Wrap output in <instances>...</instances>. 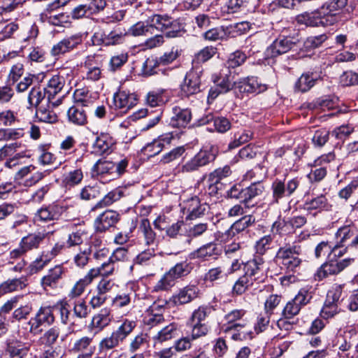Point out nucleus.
Listing matches in <instances>:
<instances>
[{"label":"nucleus","mask_w":358,"mask_h":358,"mask_svg":"<svg viewBox=\"0 0 358 358\" xmlns=\"http://www.w3.org/2000/svg\"><path fill=\"white\" fill-rule=\"evenodd\" d=\"M264 259L260 257H254L244 264V275L241 276L233 287V293L237 295L243 294L255 281L259 278L262 272Z\"/></svg>","instance_id":"1"},{"label":"nucleus","mask_w":358,"mask_h":358,"mask_svg":"<svg viewBox=\"0 0 358 358\" xmlns=\"http://www.w3.org/2000/svg\"><path fill=\"white\" fill-rule=\"evenodd\" d=\"M302 247L293 243H285L280 246L275 255V259L287 272H296L301 266L303 260Z\"/></svg>","instance_id":"2"},{"label":"nucleus","mask_w":358,"mask_h":358,"mask_svg":"<svg viewBox=\"0 0 358 358\" xmlns=\"http://www.w3.org/2000/svg\"><path fill=\"white\" fill-rule=\"evenodd\" d=\"M192 270V266L187 260L177 263L164 274L154 286L155 292L166 291L175 285L177 279L187 275Z\"/></svg>","instance_id":"3"},{"label":"nucleus","mask_w":358,"mask_h":358,"mask_svg":"<svg viewBox=\"0 0 358 358\" xmlns=\"http://www.w3.org/2000/svg\"><path fill=\"white\" fill-rule=\"evenodd\" d=\"M311 298V294L308 289H301L294 298L289 301L284 307L282 312V318L277 322L278 327L282 328L286 324L285 319H292L297 315L301 309L310 302Z\"/></svg>","instance_id":"4"},{"label":"nucleus","mask_w":358,"mask_h":358,"mask_svg":"<svg viewBox=\"0 0 358 358\" xmlns=\"http://www.w3.org/2000/svg\"><path fill=\"white\" fill-rule=\"evenodd\" d=\"M300 180L294 178L286 181L285 179L275 178L271 184V205L278 204L283 198L291 196L299 187Z\"/></svg>","instance_id":"5"},{"label":"nucleus","mask_w":358,"mask_h":358,"mask_svg":"<svg viewBox=\"0 0 358 358\" xmlns=\"http://www.w3.org/2000/svg\"><path fill=\"white\" fill-rule=\"evenodd\" d=\"M55 318L52 308L50 306L41 307L34 317L26 323L29 327V332L36 336L43 331L42 327H49L55 322Z\"/></svg>","instance_id":"6"},{"label":"nucleus","mask_w":358,"mask_h":358,"mask_svg":"<svg viewBox=\"0 0 358 358\" xmlns=\"http://www.w3.org/2000/svg\"><path fill=\"white\" fill-rule=\"evenodd\" d=\"M354 262L355 259L351 257L342 259L328 258V260L317 269L315 278L316 280H321L329 275H337L352 264Z\"/></svg>","instance_id":"7"},{"label":"nucleus","mask_w":358,"mask_h":358,"mask_svg":"<svg viewBox=\"0 0 358 358\" xmlns=\"http://www.w3.org/2000/svg\"><path fill=\"white\" fill-rule=\"evenodd\" d=\"M203 69L201 66H194L186 73L183 82L180 85L182 96L189 97L201 91V77Z\"/></svg>","instance_id":"8"},{"label":"nucleus","mask_w":358,"mask_h":358,"mask_svg":"<svg viewBox=\"0 0 358 358\" xmlns=\"http://www.w3.org/2000/svg\"><path fill=\"white\" fill-rule=\"evenodd\" d=\"M229 73V71L224 73V70H222L220 73H214L212 76L211 80L215 85L209 90L208 101L214 100L219 94L227 93L232 90L234 84Z\"/></svg>","instance_id":"9"},{"label":"nucleus","mask_w":358,"mask_h":358,"mask_svg":"<svg viewBox=\"0 0 358 358\" xmlns=\"http://www.w3.org/2000/svg\"><path fill=\"white\" fill-rule=\"evenodd\" d=\"M215 156L208 150H201L189 160L178 166V172L182 173H192L199 170L200 167L204 166L213 161Z\"/></svg>","instance_id":"10"},{"label":"nucleus","mask_w":358,"mask_h":358,"mask_svg":"<svg viewBox=\"0 0 358 358\" xmlns=\"http://www.w3.org/2000/svg\"><path fill=\"white\" fill-rule=\"evenodd\" d=\"M66 210V206L53 203L38 209L35 213L34 219L36 222L43 223L57 220Z\"/></svg>","instance_id":"11"},{"label":"nucleus","mask_w":358,"mask_h":358,"mask_svg":"<svg viewBox=\"0 0 358 358\" xmlns=\"http://www.w3.org/2000/svg\"><path fill=\"white\" fill-rule=\"evenodd\" d=\"M182 209L187 220H194L205 215L209 207L206 203H201L197 196H194L183 201Z\"/></svg>","instance_id":"12"},{"label":"nucleus","mask_w":358,"mask_h":358,"mask_svg":"<svg viewBox=\"0 0 358 358\" xmlns=\"http://www.w3.org/2000/svg\"><path fill=\"white\" fill-rule=\"evenodd\" d=\"M296 22L299 24L319 27L329 26L332 24L333 20H326L323 14L321 13V9H318L313 12H305L296 17Z\"/></svg>","instance_id":"13"},{"label":"nucleus","mask_w":358,"mask_h":358,"mask_svg":"<svg viewBox=\"0 0 358 358\" xmlns=\"http://www.w3.org/2000/svg\"><path fill=\"white\" fill-rule=\"evenodd\" d=\"M28 352V348L22 341L9 338L6 341V348L1 358H24Z\"/></svg>","instance_id":"14"},{"label":"nucleus","mask_w":358,"mask_h":358,"mask_svg":"<svg viewBox=\"0 0 358 358\" xmlns=\"http://www.w3.org/2000/svg\"><path fill=\"white\" fill-rule=\"evenodd\" d=\"M295 45L290 38L279 37L266 50L265 55L268 58H274L289 51Z\"/></svg>","instance_id":"15"},{"label":"nucleus","mask_w":358,"mask_h":358,"mask_svg":"<svg viewBox=\"0 0 358 358\" xmlns=\"http://www.w3.org/2000/svg\"><path fill=\"white\" fill-rule=\"evenodd\" d=\"M137 96L124 90H119L113 95V104L115 109L126 113L137 103Z\"/></svg>","instance_id":"16"},{"label":"nucleus","mask_w":358,"mask_h":358,"mask_svg":"<svg viewBox=\"0 0 358 358\" xmlns=\"http://www.w3.org/2000/svg\"><path fill=\"white\" fill-rule=\"evenodd\" d=\"M66 271V269L62 264L56 265L49 269L41 280L43 289L48 290L57 288Z\"/></svg>","instance_id":"17"},{"label":"nucleus","mask_w":358,"mask_h":358,"mask_svg":"<svg viewBox=\"0 0 358 358\" xmlns=\"http://www.w3.org/2000/svg\"><path fill=\"white\" fill-rule=\"evenodd\" d=\"M120 220V214L112 210H107L100 214L94 220V227L98 232H104Z\"/></svg>","instance_id":"18"},{"label":"nucleus","mask_w":358,"mask_h":358,"mask_svg":"<svg viewBox=\"0 0 358 358\" xmlns=\"http://www.w3.org/2000/svg\"><path fill=\"white\" fill-rule=\"evenodd\" d=\"M113 320V315L110 308H103L93 315L88 327L95 333H99L108 327Z\"/></svg>","instance_id":"19"},{"label":"nucleus","mask_w":358,"mask_h":358,"mask_svg":"<svg viewBox=\"0 0 358 358\" xmlns=\"http://www.w3.org/2000/svg\"><path fill=\"white\" fill-rule=\"evenodd\" d=\"M191 120L192 112L189 108L176 106L172 108L169 125L172 127L183 129L190 123Z\"/></svg>","instance_id":"20"},{"label":"nucleus","mask_w":358,"mask_h":358,"mask_svg":"<svg viewBox=\"0 0 358 358\" xmlns=\"http://www.w3.org/2000/svg\"><path fill=\"white\" fill-rule=\"evenodd\" d=\"M81 43L82 36L80 34L64 38L52 46L50 51L51 55L54 57L64 55L76 48Z\"/></svg>","instance_id":"21"},{"label":"nucleus","mask_w":358,"mask_h":358,"mask_svg":"<svg viewBox=\"0 0 358 358\" xmlns=\"http://www.w3.org/2000/svg\"><path fill=\"white\" fill-rule=\"evenodd\" d=\"M255 217L252 215L243 216L236 221L222 236V241H227L236 235L254 224Z\"/></svg>","instance_id":"22"},{"label":"nucleus","mask_w":358,"mask_h":358,"mask_svg":"<svg viewBox=\"0 0 358 358\" xmlns=\"http://www.w3.org/2000/svg\"><path fill=\"white\" fill-rule=\"evenodd\" d=\"M36 167L34 165L25 166L20 169L15 175V180H21L24 177L27 176L29 173H32L31 176L24 180V186L31 187L39 181H41L45 177V172L35 171Z\"/></svg>","instance_id":"23"},{"label":"nucleus","mask_w":358,"mask_h":358,"mask_svg":"<svg viewBox=\"0 0 358 358\" xmlns=\"http://www.w3.org/2000/svg\"><path fill=\"white\" fill-rule=\"evenodd\" d=\"M199 289L194 285H187L180 289L174 294L171 301L176 306H181L188 303L198 297Z\"/></svg>","instance_id":"24"},{"label":"nucleus","mask_w":358,"mask_h":358,"mask_svg":"<svg viewBox=\"0 0 358 358\" xmlns=\"http://www.w3.org/2000/svg\"><path fill=\"white\" fill-rule=\"evenodd\" d=\"M220 254L217 245L214 243H209L202 245L197 250L189 254L191 259H199L201 261H207L210 258H216Z\"/></svg>","instance_id":"25"},{"label":"nucleus","mask_w":358,"mask_h":358,"mask_svg":"<svg viewBox=\"0 0 358 358\" xmlns=\"http://www.w3.org/2000/svg\"><path fill=\"white\" fill-rule=\"evenodd\" d=\"M347 3L348 0H330L320 8L321 13L323 14L326 20L332 19V24H334L337 20L336 17V14L341 10Z\"/></svg>","instance_id":"26"},{"label":"nucleus","mask_w":358,"mask_h":358,"mask_svg":"<svg viewBox=\"0 0 358 358\" xmlns=\"http://www.w3.org/2000/svg\"><path fill=\"white\" fill-rule=\"evenodd\" d=\"M319 78L320 76L314 72L303 73L294 85L295 91L299 92H308L315 85Z\"/></svg>","instance_id":"27"},{"label":"nucleus","mask_w":358,"mask_h":358,"mask_svg":"<svg viewBox=\"0 0 358 358\" xmlns=\"http://www.w3.org/2000/svg\"><path fill=\"white\" fill-rule=\"evenodd\" d=\"M138 231L140 237L143 238L146 245L150 246L155 244L157 235L152 229L148 219L143 218L141 220Z\"/></svg>","instance_id":"28"},{"label":"nucleus","mask_w":358,"mask_h":358,"mask_svg":"<svg viewBox=\"0 0 358 358\" xmlns=\"http://www.w3.org/2000/svg\"><path fill=\"white\" fill-rule=\"evenodd\" d=\"M245 314V311L243 309L233 310L227 313L224 318L227 321V326L224 329V331H228L232 329L239 331V329L243 328L246 325V322L244 321L237 322L240 320Z\"/></svg>","instance_id":"29"},{"label":"nucleus","mask_w":358,"mask_h":358,"mask_svg":"<svg viewBox=\"0 0 358 358\" xmlns=\"http://www.w3.org/2000/svg\"><path fill=\"white\" fill-rule=\"evenodd\" d=\"M68 121L76 126H84L87 123L86 110L78 105L70 107L67 111Z\"/></svg>","instance_id":"30"},{"label":"nucleus","mask_w":358,"mask_h":358,"mask_svg":"<svg viewBox=\"0 0 358 358\" xmlns=\"http://www.w3.org/2000/svg\"><path fill=\"white\" fill-rule=\"evenodd\" d=\"M27 279L25 276L8 279L0 285V295L22 290L27 286Z\"/></svg>","instance_id":"31"},{"label":"nucleus","mask_w":358,"mask_h":358,"mask_svg":"<svg viewBox=\"0 0 358 358\" xmlns=\"http://www.w3.org/2000/svg\"><path fill=\"white\" fill-rule=\"evenodd\" d=\"M96 346L93 336H83L76 340L71 348V351L74 353L94 352Z\"/></svg>","instance_id":"32"},{"label":"nucleus","mask_w":358,"mask_h":358,"mask_svg":"<svg viewBox=\"0 0 358 358\" xmlns=\"http://www.w3.org/2000/svg\"><path fill=\"white\" fill-rule=\"evenodd\" d=\"M97 58L94 55H89L85 59L84 66L87 69L86 78L87 80L96 81L101 76V70L97 62Z\"/></svg>","instance_id":"33"},{"label":"nucleus","mask_w":358,"mask_h":358,"mask_svg":"<svg viewBox=\"0 0 358 358\" xmlns=\"http://www.w3.org/2000/svg\"><path fill=\"white\" fill-rule=\"evenodd\" d=\"M65 85V79L64 76L59 74L53 75L48 81L44 91L48 94V101L50 99L59 93Z\"/></svg>","instance_id":"34"},{"label":"nucleus","mask_w":358,"mask_h":358,"mask_svg":"<svg viewBox=\"0 0 358 358\" xmlns=\"http://www.w3.org/2000/svg\"><path fill=\"white\" fill-rule=\"evenodd\" d=\"M242 92L259 94L267 90V85L262 84L257 78H250L241 82L238 86Z\"/></svg>","instance_id":"35"},{"label":"nucleus","mask_w":358,"mask_h":358,"mask_svg":"<svg viewBox=\"0 0 358 358\" xmlns=\"http://www.w3.org/2000/svg\"><path fill=\"white\" fill-rule=\"evenodd\" d=\"M93 278L88 272L83 278L78 280L71 287L68 294V297L74 299L80 297L85 292L86 287L93 281Z\"/></svg>","instance_id":"36"},{"label":"nucleus","mask_w":358,"mask_h":358,"mask_svg":"<svg viewBox=\"0 0 358 358\" xmlns=\"http://www.w3.org/2000/svg\"><path fill=\"white\" fill-rule=\"evenodd\" d=\"M328 208V199L324 194H320L310 200H307L303 203V209L308 212H310L312 210H317V212H321L322 210H327Z\"/></svg>","instance_id":"37"},{"label":"nucleus","mask_w":358,"mask_h":358,"mask_svg":"<svg viewBox=\"0 0 358 358\" xmlns=\"http://www.w3.org/2000/svg\"><path fill=\"white\" fill-rule=\"evenodd\" d=\"M44 238L45 234L43 233L29 234L23 237L20 243L27 252L28 251L38 248Z\"/></svg>","instance_id":"38"},{"label":"nucleus","mask_w":358,"mask_h":358,"mask_svg":"<svg viewBox=\"0 0 358 358\" xmlns=\"http://www.w3.org/2000/svg\"><path fill=\"white\" fill-rule=\"evenodd\" d=\"M213 121L215 129L219 133H224L230 129L231 122L224 117H214L213 115L209 114L206 117L201 120V124H205Z\"/></svg>","instance_id":"39"},{"label":"nucleus","mask_w":358,"mask_h":358,"mask_svg":"<svg viewBox=\"0 0 358 358\" xmlns=\"http://www.w3.org/2000/svg\"><path fill=\"white\" fill-rule=\"evenodd\" d=\"M214 310L213 306L210 305L200 306L192 312L189 321L192 323H204L203 322L213 313Z\"/></svg>","instance_id":"40"},{"label":"nucleus","mask_w":358,"mask_h":358,"mask_svg":"<svg viewBox=\"0 0 358 358\" xmlns=\"http://www.w3.org/2000/svg\"><path fill=\"white\" fill-rule=\"evenodd\" d=\"M61 334L59 327L54 326L46 330L40 338V341L45 347L56 346Z\"/></svg>","instance_id":"41"},{"label":"nucleus","mask_w":358,"mask_h":358,"mask_svg":"<svg viewBox=\"0 0 358 358\" xmlns=\"http://www.w3.org/2000/svg\"><path fill=\"white\" fill-rule=\"evenodd\" d=\"M117 269V264L115 262L110 261L109 258L107 262L103 263L99 267L92 268L88 272L91 275L92 278L94 279L99 275H102L104 277L110 275Z\"/></svg>","instance_id":"42"},{"label":"nucleus","mask_w":358,"mask_h":358,"mask_svg":"<svg viewBox=\"0 0 358 358\" xmlns=\"http://www.w3.org/2000/svg\"><path fill=\"white\" fill-rule=\"evenodd\" d=\"M151 31L158 30L164 32L169 24H171V17L167 15H154L148 18Z\"/></svg>","instance_id":"43"},{"label":"nucleus","mask_w":358,"mask_h":358,"mask_svg":"<svg viewBox=\"0 0 358 358\" xmlns=\"http://www.w3.org/2000/svg\"><path fill=\"white\" fill-rule=\"evenodd\" d=\"M264 190V185L261 182H253L248 187L244 188L243 197L245 206L256 196L262 195Z\"/></svg>","instance_id":"44"},{"label":"nucleus","mask_w":358,"mask_h":358,"mask_svg":"<svg viewBox=\"0 0 358 358\" xmlns=\"http://www.w3.org/2000/svg\"><path fill=\"white\" fill-rule=\"evenodd\" d=\"M73 100L76 105L81 107L89 106L94 101L92 94L85 88L76 90L73 93Z\"/></svg>","instance_id":"45"},{"label":"nucleus","mask_w":358,"mask_h":358,"mask_svg":"<svg viewBox=\"0 0 358 358\" xmlns=\"http://www.w3.org/2000/svg\"><path fill=\"white\" fill-rule=\"evenodd\" d=\"M149 346L148 336L145 334H140L136 336L129 345V351L135 353L138 351L146 350Z\"/></svg>","instance_id":"46"},{"label":"nucleus","mask_w":358,"mask_h":358,"mask_svg":"<svg viewBox=\"0 0 358 358\" xmlns=\"http://www.w3.org/2000/svg\"><path fill=\"white\" fill-rule=\"evenodd\" d=\"M122 196L123 192L120 189H114L106 194L103 198L95 205V208H103L110 206L113 203L120 200Z\"/></svg>","instance_id":"47"},{"label":"nucleus","mask_w":358,"mask_h":358,"mask_svg":"<svg viewBox=\"0 0 358 358\" xmlns=\"http://www.w3.org/2000/svg\"><path fill=\"white\" fill-rule=\"evenodd\" d=\"M136 323L134 320H124L120 327L113 331L122 342L134 329Z\"/></svg>","instance_id":"48"},{"label":"nucleus","mask_w":358,"mask_h":358,"mask_svg":"<svg viewBox=\"0 0 358 358\" xmlns=\"http://www.w3.org/2000/svg\"><path fill=\"white\" fill-rule=\"evenodd\" d=\"M177 325L171 323L160 330L153 338L155 341L162 343L175 337L177 335Z\"/></svg>","instance_id":"49"},{"label":"nucleus","mask_w":358,"mask_h":358,"mask_svg":"<svg viewBox=\"0 0 358 358\" xmlns=\"http://www.w3.org/2000/svg\"><path fill=\"white\" fill-rule=\"evenodd\" d=\"M164 94V90H153L148 92L146 96L148 104L151 107H155L164 103L167 99Z\"/></svg>","instance_id":"50"},{"label":"nucleus","mask_w":358,"mask_h":358,"mask_svg":"<svg viewBox=\"0 0 358 358\" xmlns=\"http://www.w3.org/2000/svg\"><path fill=\"white\" fill-rule=\"evenodd\" d=\"M128 59L129 55L127 52H120L112 56L108 64L109 71L115 72L120 70L127 62Z\"/></svg>","instance_id":"51"},{"label":"nucleus","mask_w":358,"mask_h":358,"mask_svg":"<svg viewBox=\"0 0 358 358\" xmlns=\"http://www.w3.org/2000/svg\"><path fill=\"white\" fill-rule=\"evenodd\" d=\"M129 33L134 36L154 34V32L151 31V27L150 23H148V20L146 23L143 22H138L136 23L130 27Z\"/></svg>","instance_id":"52"},{"label":"nucleus","mask_w":358,"mask_h":358,"mask_svg":"<svg viewBox=\"0 0 358 358\" xmlns=\"http://www.w3.org/2000/svg\"><path fill=\"white\" fill-rule=\"evenodd\" d=\"M91 252L90 247L86 246L83 248H80V250L73 257V262L76 266L80 268L85 266L89 262Z\"/></svg>","instance_id":"53"},{"label":"nucleus","mask_w":358,"mask_h":358,"mask_svg":"<svg viewBox=\"0 0 358 358\" xmlns=\"http://www.w3.org/2000/svg\"><path fill=\"white\" fill-rule=\"evenodd\" d=\"M246 55L240 50H236L229 55L226 62L227 69H234L242 65L246 60Z\"/></svg>","instance_id":"54"},{"label":"nucleus","mask_w":358,"mask_h":358,"mask_svg":"<svg viewBox=\"0 0 358 358\" xmlns=\"http://www.w3.org/2000/svg\"><path fill=\"white\" fill-rule=\"evenodd\" d=\"M273 241V236L271 234L264 236L261 238H259L255 244V250L256 253L258 254V256L262 258V255L266 253V252L270 249L271 245Z\"/></svg>","instance_id":"55"},{"label":"nucleus","mask_w":358,"mask_h":358,"mask_svg":"<svg viewBox=\"0 0 358 358\" xmlns=\"http://www.w3.org/2000/svg\"><path fill=\"white\" fill-rule=\"evenodd\" d=\"M38 34V27L35 24H31L20 29L19 37L23 41H30L34 40L37 37Z\"/></svg>","instance_id":"56"},{"label":"nucleus","mask_w":358,"mask_h":358,"mask_svg":"<svg viewBox=\"0 0 358 358\" xmlns=\"http://www.w3.org/2000/svg\"><path fill=\"white\" fill-rule=\"evenodd\" d=\"M327 38L328 36L325 34L309 36L303 43V48L306 50H310L319 48Z\"/></svg>","instance_id":"57"},{"label":"nucleus","mask_w":358,"mask_h":358,"mask_svg":"<svg viewBox=\"0 0 358 358\" xmlns=\"http://www.w3.org/2000/svg\"><path fill=\"white\" fill-rule=\"evenodd\" d=\"M217 53V48L214 46H206L196 54L194 62L204 63L210 59Z\"/></svg>","instance_id":"58"},{"label":"nucleus","mask_w":358,"mask_h":358,"mask_svg":"<svg viewBox=\"0 0 358 358\" xmlns=\"http://www.w3.org/2000/svg\"><path fill=\"white\" fill-rule=\"evenodd\" d=\"M203 38L209 41H217L226 38V32L223 27L212 28L204 32Z\"/></svg>","instance_id":"59"},{"label":"nucleus","mask_w":358,"mask_h":358,"mask_svg":"<svg viewBox=\"0 0 358 358\" xmlns=\"http://www.w3.org/2000/svg\"><path fill=\"white\" fill-rule=\"evenodd\" d=\"M55 308L58 310L62 324L66 325L70 321V305L66 300H62L57 303Z\"/></svg>","instance_id":"60"},{"label":"nucleus","mask_w":358,"mask_h":358,"mask_svg":"<svg viewBox=\"0 0 358 358\" xmlns=\"http://www.w3.org/2000/svg\"><path fill=\"white\" fill-rule=\"evenodd\" d=\"M51 261V257H49V253L44 252L35 261H34L29 266L30 273H36L41 271L45 266H47Z\"/></svg>","instance_id":"61"},{"label":"nucleus","mask_w":358,"mask_h":358,"mask_svg":"<svg viewBox=\"0 0 358 358\" xmlns=\"http://www.w3.org/2000/svg\"><path fill=\"white\" fill-rule=\"evenodd\" d=\"M125 34L120 29H115L108 34H106L105 45H114L123 42Z\"/></svg>","instance_id":"62"},{"label":"nucleus","mask_w":358,"mask_h":358,"mask_svg":"<svg viewBox=\"0 0 358 358\" xmlns=\"http://www.w3.org/2000/svg\"><path fill=\"white\" fill-rule=\"evenodd\" d=\"M110 145L108 136L102 135L96 138L93 147L95 152L103 155L108 152Z\"/></svg>","instance_id":"63"},{"label":"nucleus","mask_w":358,"mask_h":358,"mask_svg":"<svg viewBox=\"0 0 358 358\" xmlns=\"http://www.w3.org/2000/svg\"><path fill=\"white\" fill-rule=\"evenodd\" d=\"M122 341L112 332L109 336L103 338L99 344L101 350H109L117 347Z\"/></svg>","instance_id":"64"}]
</instances>
